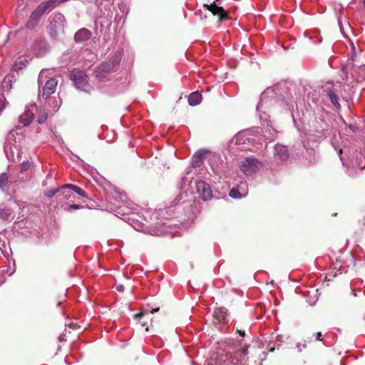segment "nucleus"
<instances>
[{"instance_id": "c756f323", "label": "nucleus", "mask_w": 365, "mask_h": 365, "mask_svg": "<svg viewBox=\"0 0 365 365\" xmlns=\"http://www.w3.org/2000/svg\"><path fill=\"white\" fill-rule=\"evenodd\" d=\"M116 290L118 292H123L124 290V286L122 284H118L116 286Z\"/></svg>"}, {"instance_id": "423d86ee", "label": "nucleus", "mask_w": 365, "mask_h": 365, "mask_svg": "<svg viewBox=\"0 0 365 365\" xmlns=\"http://www.w3.org/2000/svg\"><path fill=\"white\" fill-rule=\"evenodd\" d=\"M71 79L73 81L77 88L88 91L90 86L88 83V76L82 71H73Z\"/></svg>"}, {"instance_id": "393cba45", "label": "nucleus", "mask_w": 365, "mask_h": 365, "mask_svg": "<svg viewBox=\"0 0 365 365\" xmlns=\"http://www.w3.org/2000/svg\"><path fill=\"white\" fill-rule=\"evenodd\" d=\"M229 195L232 198H240L242 197V195L240 194L238 189L236 187H233L230 190Z\"/></svg>"}, {"instance_id": "20e7f679", "label": "nucleus", "mask_w": 365, "mask_h": 365, "mask_svg": "<svg viewBox=\"0 0 365 365\" xmlns=\"http://www.w3.org/2000/svg\"><path fill=\"white\" fill-rule=\"evenodd\" d=\"M262 165V163L255 158H246L240 164L241 170L246 175H252L256 173Z\"/></svg>"}, {"instance_id": "412c9836", "label": "nucleus", "mask_w": 365, "mask_h": 365, "mask_svg": "<svg viewBox=\"0 0 365 365\" xmlns=\"http://www.w3.org/2000/svg\"><path fill=\"white\" fill-rule=\"evenodd\" d=\"M31 165V162L29 160L26 161H23L20 165L19 172L21 174L24 175L26 171L29 170Z\"/></svg>"}, {"instance_id": "7ed1b4c3", "label": "nucleus", "mask_w": 365, "mask_h": 365, "mask_svg": "<svg viewBox=\"0 0 365 365\" xmlns=\"http://www.w3.org/2000/svg\"><path fill=\"white\" fill-rule=\"evenodd\" d=\"M119 64V60L117 58H112L108 61L102 63L94 69L93 74L98 81H103L106 77L115 69Z\"/></svg>"}, {"instance_id": "7c9ffc66", "label": "nucleus", "mask_w": 365, "mask_h": 365, "mask_svg": "<svg viewBox=\"0 0 365 365\" xmlns=\"http://www.w3.org/2000/svg\"><path fill=\"white\" fill-rule=\"evenodd\" d=\"M322 335V332L320 331L316 333V339L319 341H322V339H321Z\"/></svg>"}, {"instance_id": "b1692460", "label": "nucleus", "mask_w": 365, "mask_h": 365, "mask_svg": "<svg viewBox=\"0 0 365 365\" xmlns=\"http://www.w3.org/2000/svg\"><path fill=\"white\" fill-rule=\"evenodd\" d=\"M358 70L359 74L356 78V80L359 82H361L365 80V65L360 66Z\"/></svg>"}, {"instance_id": "6e6552de", "label": "nucleus", "mask_w": 365, "mask_h": 365, "mask_svg": "<svg viewBox=\"0 0 365 365\" xmlns=\"http://www.w3.org/2000/svg\"><path fill=\"white\" fill-rule=\"evenodd\" d=\"M57 85L58 81L56 79L51 78L48 80L45 86L43 87L42 93L41 94V97L43 99L49 98L56 92Z\"/></svg>"}, {"instance_id": "ddd939ff", "label": "nucleus", "mask_w": 365, "mask_h": 365, "mask_svg": "<svg viewBox=\"0 0 365 365\" xmlns=\"http://www.w3.org/2000/svg\"><path fill=\"white\" fill-rule=\"evenodd\" d=\"M227 317V309L225 307L217 308L214 312L215 323L225 322Z\"/></svg>"}, {"instance_id": "a211bd4d", "label": "nucleus", "mask_w": 365, "mask_h": 365, "mask_svg": "<svg viewBox=\"0 0 365 365\" xmlns=\"http://www.w3.org/2000/svg\"><path fill=\"white\" fill-rule=\"evenodd\" d=\"M325 91L327 92V95H328L330 101L333 103V105L337 108L339 107V103L338 101L339 98H338L337 96L336 95V93L331 89H330L329 88H327Z\"/></svg>"}, {"instance_id": "cd10ccee", "label": "nucleus", "mask_w": 365, "mask_h": 365, "mask_svg": "<svg viewBox=\"0 0 365 365\" xmlns=\"http://www.w3.org/2000/svg\"><path fill=\"white\" fill-rule=\"evenodd\" d=\"M6 108V98L4 96H0V113Z\"/></svg>"}, {"instance_id": "dca6fc26", "label": "nucleus", "mask_w": 365, "mask_h": 365, "mask_svg": "<svg viewBox=\"0 0 365 365\" xmlns=\"http://www.w3.org/2000/svg\"><path fill=\"white\" fill-rule=\"evenodd\" d=\"M63 187H69L70 190H73V192H75L78 195H81V197H86V198L88 197L86 192L80 187H78V186L72 185V184H65V185H63Z\"/></svg>"}, {"instance_id": "f8f14e48", "label": "nucleus", "mask_w": 365, "mask_h": 365, "mask_svg": "<svg viewBox=\"0 0 365 365\" xmlns=\"http://www.w3.org/2000/svg\"><path fill=\"white\" fill-rule=\"evenodd\" d=\"M34 113L30 110H26L19 116V121L24 126H29L34 120Z\"/></svg>"}, {"instance_id": "bb28decb", "label": "nucleus", "mask_w": 365, "mask_h": 365, "mask_svg": "<svg viewBox=\"0 0 365 365\" xmlns=\"http://www.w3.org/2000/svg\"><path fill=\"white\" fill-rule=\"evenodd\" d=\"M236 331L239 333L242 336H245V331L242 324H238L236 326Z\"/></svg>"}, {"instance_id": "473e14b6", "label": "nucleus", "mask_w": 365, "mask_h": 365, "mask_svg": "<svg viewBox=\"0 0 365 365\" xmlns=\"http://www.w3.org/2000/svg\"><path fill=\"white\" fill-rule=\"evenodd\" d=\"M341 154H342V150H341V149H340V150H339V155H341Z\"/></svg>"}, {"instance_id": "6ab92c4d", "label": "nucleus", "mask_w": 365, "mask_h": 365, "mask_svg": "<svg viewBox=\"0 0 365 365\" xmlns=\"http://www.w3.org/2000/svg\"><path fill=\"white\" fill-rule=\"evenodd\" d=\"M69 187H63V185L61 186L60 191L61 194L63 196L66 200L73 201V198L75 196L71 193L69 190Z\"/></svg>"}, {"instance_id": "2f4dec72", "label": "nucleus", "mask_w": 365, "mask_h": 365, "mask_svg": "<svg viewBox=\"0 0 365 365\" xmlns=\"http://www.w3.org/2000/svg\"><path fill=\"white\" fill-rule=\"evenodd\" d=\"M160 308L159 307H156V308H153L150 311V313L151 314H154L155 312H158L159 311Z\"/></svg>"}, {"instance_id": "39448f33", "label": "nucleus", "mask_w": 365, "mask_h": 365, "mask_svg": "<svg viewBox=\"0 0 365 365\" xmlns=\"http://www.w3.org/2000/svg\"><path fill=\"white\" fill-rule=\"evenodd\" d=\"M220 0H215L210 4H204L203 6L210 11L214 16H217L219 21H224L227 20L229 16L227 11L220 6Z\"/></svg>"}, {"instance_id": "4be33fe9", "label": "nucleus", "mask_w": 365, "mask_h": 365, "mask_svg": "<svg viewBox=\"0 0 365 365\" xmlns=\"http://www.w3.org/2000/svg\"><path fill=\"white\" fill-rule=\"evenodd\" d=\"M9 182V176L6 173H3L0 175V189L4 190Z\"/></svg>"}, {"instance_id": "72a5a7b5", "label": "nucleus", "mask_w": 365, "mask_h": 365, "mask_svg": "<svg viewBox=\"0 0 365 365\" xmlns=\"http://www.w3.org/2000/svg\"><path fill=\"white\" fill-rule=\"evenodd\" d=\"M337 215V213L336 212H334L332 214V216H336Z\"/></svg>"}, {"instance_id": "9d476101", "label": "nucleus", "mask_w": 365, "mask_h": 365, "mask_svg": "<svg viewBox=\"0 0 365 365\" xmlns=\"http://www.w3.org/2000/svg\"><path fill=\"white\" fill-rule=\"evenodd\" d=\"M275 158L280 161H286L288 159L289 153L287 148L282 145H276L274 147Z\"/></svg>"}, {"instance_id": "2eb2a0df", "label": "nucleus", "mask_w": 365, "mask_h": 365, "mask_svg": "<svg viewBox=\"0 0 365 365\" xmlns=\"http://www.w3.org/2000/svg\"><path fill=\"white\" fill-rule=\"evenodd\" d=\"M202 98V95L198 91L192 92L188 96V103L190 106H195L201 102Z\"/></svg>"}, {"instance_id": "f704fd0d", "label": "nucleus", "mask_w": 365, "mask_h": 365, "mask_svg": "<svg viewBox=\"0 0 365 365\" xmlns=\"http://www.w3.org/2000/svg\"><path fill=\"white\" fill-rule=\"evenodd\" d=\"M274 348H272V349H269V351H274Z\"/></svg>"}, {"instance_id": "f257e3e1", "label": "nucleus", "mask_w": 365, "mask_h": 365, "mask_svg": "<svg viewBox=\"0 0 365 365\" xmlns=\"http://www.w3.org/2000/svg\"><path fill=\"white\" fill-rule=\"evenodd\" d=\"M68 0H48L41 3L30 14L26 24V28L34 30L38 24L41 16L48 11H51L55 6L68 1Z\"/></svg>"}, {"instance_id": "f3484780", "label": "nucleus", "mask_w": 365, "mask_h": 365, "mask_svg": "<svg viewBox=\"0 0 365 365\" xmlns=\"http://www.w3.org/2000/svg\"><path fill=\"white\" fill-rule=\"evenodd\" d=\"M205 155V151H198L195 154L193 160V165L195 167H199L202 165Z\"/></svg>"}, {"instance_id": "9b49d317", "label": "nucleus", "mask_w": 365, "mask_h": 365, "mask_svg": "<svg viewBox=\"0 0 365 365\" xmlns=\"http://www.w3.org/2000/svg\"><path fill=\"white\" fill-rule=\"evenodd\" d=\"M48 29L51 36L56 38L58 33L63 30V26L61 22L53 20L50 22Z\"/></svg>"}, {"instance_id": "aec40b11", "label": "nucleus", "mask_w": 365, "mask_h": 365, "mask_svg": "<svg viewBox=\"0 0 365 365\" xmlns=\"http://www.w3.org/2000/svg\"><path fill=\"white\" fill-rule=\"evenodd\" d=\"M11 215V210L8 207H0V217L4 220H9Z\"/></svg>"}, {"instance_id": "f03ea898", "label": "nucleus", "mask_w": 365, "mask_h": 365, "mask_svg": "<svg viewBox=\"0 0 365 365\" xmlns=\"http://www.w3.org/2000/svg\"><path fill=\"white\" fill-rule=\"evenodd\" d=\"M247 354V349L242 348L235 354L226 353L221 354L217 359V365H238L245 362V356Z\"/></svg>"}, {"instance_id": "4468645a", "label": "nucleus", "mask_w": 365, "mask_h": 365, "mask_svg": "<svg viewBox=\"0 0 365 365\" xmlns=\"http://www.w3.org/2000/svg\"><path fill=\"white\" fill-rule=\"evenodd\" d=\"M91 36V33L89 30L81 29L76 33L74 38L76 42H83L88 40Z\"/></svg>"}, {"instance_id": "0eeeda50", "label": "nucleus", "mask_w": 365, "mask_h": 365, "mask_svg": "<svg viewBox=\"0 0 365 365\" xmlns=\"http://www.w3.org/2000/svg\"><path fill=\"white\" fill-rule=\"evenodd\" d=\"M196 189L202 200L207 201L212 198V191L210 188V186L205 181L197 182Z\"/></svg>"}, {"instance_id": "a878e982", "label": "nucleus", "mask_w": 365, "mask_h": 365, "mask_svg": "<svg viewBox=\"0 0 365 365\" xmlns=\"http://www.w3.org/2000/svg\"><path fill=\"white\" fill-rule=\"evenodd\" d=\"M59 191H60V189L49 190L46 192L45 195L47 197H48V198H51L52 197H53Z\"/></svg>"}, {"instance_id": "1a4fd4ad", "label": "nucleus", "mask_w": 365, "mask_h": 365, "mask_svg": "<svg viewBox=\"0 0 365 365\" xmlns=\"http://www.w3.org/2000/svg\"><path fill=\"white\" fill-rule=\"evenodd\" d=\"M134 318L139 320L142 327H145V331H149V326L152 324V319L150 318L148 312L144 311L134 314Z\"/></svg>"}, {"instance_id": "c9c22d12", "label": "nucleus", "mask_w": 365, "mask_h": 365, "mask_svg": "<svg viewBox=\"0 0 365 365\" xmlns=\"http://www.w3.org/2000/svg\"><path fill=\"white\" fill-rule=\"evenodd\" d=\"M26 179L24 178V177H22V181L25 180Z\"/></svg>"}, {"instance_id": "c85d7f7f", "label": "nucleus", "mask_w": 365, "mask_h": 365, "mask_svg": "<svg viewBox=\"0 0 365 365\" xmlns=\"http://www.w3.org/2000/svg\"><path fill=\"white\" fill-rule=\"evenodd\" d=\"M80 208V205L76 204H72L69 205V208L68 209V211H70L71 209L78 210Z\"/></svg>"}, {"instance_id": "5701e85b", "label": "nucleus", "mask_w": 365, "mask_h": 365, "mask_svg": "<svg viewBox=\"0 0 365 365\" xmlns=\"http://www.w3.org/2000/svg\"><path fill=\"white\" fill-rule=\"evenodd\" d=\"M48 113L46 112V110H41L38 114V119L37 121L39 124L44 123L46 120H47Z\"/></svg>"}]
</instances>
